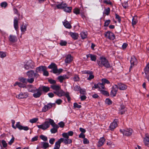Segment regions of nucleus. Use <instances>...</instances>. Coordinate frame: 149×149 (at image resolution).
Segmentation results:
<instances>
[{"instance_id": "f257e3e1", "label": "nucleus", "mask_w": 149, "mask_h": 149, "mask_svg": "<svg viewBox=\"0 0 149 149\" xmlns=\"http://www.w3.org/2000/svg\"><path fill=\"white\" fill-rule=\"evenodd\" d=\"M97 63L98 66L101 68L104 67L106 68H109L111 67L109 61L105 57H100L97 60Z\"/></svg>"}, {"instance_id": "f03ea898", "label": "nucleus", "mask_w": 149, "mask_h": 149, "mask_svg": "<svg viewBox=\"0 0 149 149\" xmlns=\"http://www.w3.org/2000/svg\"><path fill=\"white\" fill-rule=\"evenodd\" d=\"M26 74L29 77L27 79L28 82L30 83H32L34 81V77L37 78L39 76L38 73L36 72H35L33 70L28 71Z\"/></svg>"}, {"instance_id": "7ed1b4c3", "label": "nucleus", "mask_w": 149, "mask_h": 149, "mask_svg": "<svg viewBox=\"0 0 149 149\" xmlns=\"http://www.w3.org/2000/svg\"><path fill=\"white\" fill-rule=\"evenodd\" d=\"M50 120H52L50 118L47 119L42 124L37 125V127L39 129H42L43 130H45L50 127Z\"/></svg>"}, {"instance_id": "20e7f679", "label": "nucleus", "mask_w": 149, "mask_h": 149, "mask_svg": "<svg viewBox=\"0 0 149 149\" xmlns=\"http://www.w3.org/2000/svg\"><path fill=\"white\" fill-rule=\"evenodd\" d=\"M48 68L49 69H52V71L54 74H59L62 71V69H57V66L54 63H52L49 65Z\"/></svg>"}, {"instance_id": "39448f33", "label": "nucleus", "mask_w": 149, "mask_h": 149, "mask_svg": "<svg viewBox=\"0 0 149 149\" xmlns=\"http://www.w3.org/2000/svg\"><path fill=\"white\" fill-rule=\"evenodd\" d=\"M62 136L63 138L60 139L61 142H63L65 144H70L72 143V140L71 139L69 138L66 134H62Z\"/></svg>"}, {"instance_id": "423d86ee", "label": "nucleus", "mask_w": 149, "mask_h": 149, "mask_svg": "<svg viewBox=\"0 0 149 149\" xmlns=\"http://www.w3.org/2000/svg\"><path fill=\"white\" fill-rule=\"evenodd\" d=\"M50 121L51 125L53 127L51 129L50 131L52 133L54 134L57 132L59 126L55 124L53 120H50Z\"/></svg>"}, {"instance_id": "0eeeda50", "label": "nucleus", "mask_w": 149, "mask_h": 149, "mask_svg": "<svg viewBox=\"0 0 149 149\" xmlns=\"http://www.w3.org/2000/svg\"><path fill=\"white\" fill-rule=\"evenodd\" d=\"M34 67V63L31 60H29L25 63L24 65V68L28 70L30 68H33Z\"/></svg>"}, {"instance_id": "6e6552de", "label": "nucleus", "mask_w": 149, "mask_h": 149, "mask_svg": "<svg viewBox=\"0 0 149 149\" xmlns=\"http://www.w3.org/2000/svg\"><path fill=\"white\" fill-rule=\"evenodd\" d=\"M33 93V96L35 98L39 97L42 93L40 87L38 89L36 88Z\"/></svg>"}, {"instance_id": "1a4fd4ad", "label": "nucleus", "mask_w": 149, "mask_h": 149, "mask_svg": "<svg viewBox=\"0 0 149 149\" xmlns=\"http://www.w3.org/2000/svg\"><path fill=\"white\" fill-rule=\"evenodd\" d=\"M120 131L123 135L126 136L131 135L133 132V130L131 128L127 129L125 130H120Z\"/></svg>"}, {"instance_id": "9d476101", "label": "nucleus", "mask_w": 149, "mask_h": 149, "mask_svg": "<svg viewBox=\"0 0 149 149\" xmlns=\"http://www.w3.org/2000/svg\"><path fill=\"white\" fill-rule=\"evenodd\" d=\"M104 36L105 37L111 40H113L115 38L114 34L109 31L105 32L104 33Z\"/></svg>"}, {"instance_id": "9b49d317", "label": "nucleus", "mask_w": 149, "mask_h": 149, "mask_svg": "<svg viewBox=\"0 0 149 149\" xmlns=\"http://www.w3.org/2000/svg\"><path fill=\"white\" fill-rule=\"evenodd\" d=\"M118 89L117 85L116 84L113 85L111 92L110 95L112 97L115 96L116 94Z\"/></svg>"}, {"instance_id": "f8f14e48", "label": "nucleus", "mask_w": 149, "mask_h": 149, "mask_svg": "<svg viewBox=\"0 0 149 149\" xmlns=\"http://www.w3.org/2000/svg\"><path fill=\"white\" fill-rule=\"evenodd\" d=\"M28 94L27 93L21 92L19 94L16 95V97L18 99H20L26 98L28 97Z\"/></svg>"}, {"instance_id": "ddd939ff", "label": "nucleus", "mask_w": 149, "mask_h": 149, "mask_svg": "<svg viewBox=\"0 0 149 149\" xmlns=\"http://www.w3.org/2000/svg\"><path fill=\"white\" fill-rule=\"evenodd\" d=\"M16 126L19 130H24L25 131L28 130L29 128L27 126H23L20 124L19 122L17 123L16 124Z\"/></svg>"}, {"instance_id": "4468645a", "label": "nucleus", "mask_w": 149, "mask_h": 149, "mask_svg": "<svg viewBox=\"0 0 149 149\" xmlns=\"http://www.w3.org/2000/svg\"><path fill=\"white\" fill-rule=\"evenodd\" d=\"M117 120H115L113 121L111 123L109 126V129L111 131H113L114 129L117 126Z\"/></svg>"}, {"instance_id": "2eb2a0df", "label": "nucleus", "mask_w": 149, "mask_h": 149, "mask_svg": "<svg viewBox=\"0 0 149 149\" xmlns=\"http://www.w3.org/2000/svg\"><path fill=\"white\" fill-rule=\"evenodd\" d=\"M73 59L72 56L70 54H68L66 56L65 60V63H69L72 61Z\"/></svg>"}, {"instance_id": "dca6fc26", "label": "nucleus", "mask_w": 149, "mask_h": 149, "mask_svg": "<svg viewBox=\"0 0 149 149\" xmlns=\"http://www.w3.org/2000/svg\"><path fill=\"white\" fill-rule=\"evenodd\" d=\"M118 88L120 90H125L127 88V86L123 84L119 83L117 85Z\"/></svg>"}, {"instance_id": "f3484780", "label": "nucleus", "mask_w": 149, "mask_h": 149, "mask_svg": "<svg viewBox=\"0 0 149 149\" xmlns=\"http://www.w3.org/2000/svg\"><path fill=\"white\" fill-rule=\"evenodd\" d=\"M47 68L45 66H40L36 68V72H40L41 71H43L45 70H47Z\"/></svg>"}, {"instance_id": "a211bd4d", "label": "nucleus", "mask_w": 149, "mask_h": 149, "mask_svg": "<svg viewBox=\"0 0 149 149\" xmlns=\"http://www.w3.org/2000/svg\"><path fill=\"white\" fill-rule=\"evenodd\" d=\"M9 40L10 42L14 43L17 41V38L16 36L10 35L9 37Z\"/></svg>"}, {"instance_id": "6ab92c4d", "label": "nucleus", "mask_w": 149, "mask_h": 149, "mask_svg": "<svg viewBox=\"0 0 149 149\" xmlns=\"http://www.w3.org/2000/svg\"><path fill=\"white\" fill-rule=\"evenodd\" d=\"M131 63V68L133 67L134 65H136L137 63V60L134 56L132 57L130 61Z\"/></svg>"}, {"instance_id": "aec40b11", "label": "nucleus", "mask_w": 149, "mask_h": 149, "mask_svg": "<svg viewBox=\"0 0 149 149\" xmlns=\"http://www.w3.org/2000/svg\"><path fill=\"white\" fill-rule=\"evenodd\" d=\"M68 78H69V77L66 75L58 76L57 78L58 79L61 83H62L63 80Z\"/></svg>"}, {"instance_id": "412c9836", "label": "nucleus", "mask_w": 149, "mask_h": 149, "mask_svg": "<svg viewBox=\"0 0 149 149\" xmlns=\"http://www.w3.org/2000/svg\"><path fill=\"white\" fill-rule=\"evenodd\" d=\"M18 20L16 17L14 18V26L15 29L17 31L18 28Z\"/></svg>"}, {"instance_id": "4be33fe9", "label": "nucleus", "mask_w": 149, "mask_h": 149, "mask_svg": "<svg viewBox=\"0 0 149 149\" xmlns=\"http://www.w3.org/2000/svg\"><path fill=\"white\" fill-rule=\"evenodd\" d=\"M143 141L145 146H149V137L148 136L147 134H146V136L144 139Z\"/></svg>"}, {"instance_id": "5701e85b", "label": "nucleus", "mask_w": 149, "mask_h": 149, "mask_svg": "<svg viewBox=\"0 0 149 149\" xmlns=\"http://www.w3.org/2000/svg\"><path fill=\"white\" fill-rule=\"evenodd\" d=\"M87 58L90 57L92 61H95L97 59V56L92 54H89L86 55Z\"/></svg>"}, {"instance_id": "b1692460", "label": "nucleus", "mask_w": 149, "mask_h": 149, "mask_svg": "<svg viewBox=\"0 0 149 149\" xmlns=\"http://www.w3.org/2000/svg\"><path fill=\"white\" fill-rule=\"evenodd\" d=\"M39 87L42 92L43 91L45 93H47L49 91L50 89L49 87L45 86H42Z\"/></svg>"}, {"instance_id": "393cba45", "label": "nucleus", "mask_w": 149, "mask_h": 149, "mask_svg": "<svg viewBox=\"0 0 149 149\" xmlns=\"http://www.w3.org/2000/svg\"><path fill=\"white\" fill-rule=\"evenodd\" d=\"M54 93L59 97L64 96L65 94V92L61 89L57 92H55Z\"/></svg>"}, {"instance_id": "a878e982", "label": "nucleus", "mask_w": 149, "mask_h": 149, "mask_svg": "<svg viewBox=\"0 0 149 149\" xmlns=\"http://www.w3.org/2000/svg\"><path fill=\"white\" fill-rule=\"evenodd\" d=\"M126 111V108L123 105H121L119 108V112L121 114H124Z\"/></svg>"}, {"instance_id": "bb28decb", "label": "nucleus", "mask_w": 149, "mask_h": 149, "mask_svg": "<svg viewBox=\"0 0 149 149\" xmlns=\"http://www.w3.org/2000/svg\"><path fill=\"white\" fill-rule=\"evenodd\" d=\"M61 143V142L60 140V139H59L55 143L54 149H59L60 146V144Z\"/></svg>"}, {"instance_id": "cd10ccee", "label": "nucleus", "mask_w": 149, "mask_h": 149, "mask_svg": "<svg viewBox=\"0 0 149 149\" xmlns=\"http://www.w3.org/2000/svg\"><path fill=\"white\" fill-rule=\"evenodd\" d=\"M51 88L57 92L61 89L60 86L59 85H52L51 86Z\"/></svg>"}, {"instance_id": "c85d7f7f", "label": "nucleus", "mask_w": 149, "mask_h": 149, "mask_svg": "<svg viewBox=\"0 0 149 149\" xmlns=\"http://www.w3.org/2000/svg\"><path fill=\"white\" fill-rule=\"evenodd\" d=\"M63 25L64 26L67 28L70 29L71 28V26L69 22L67 20H65L63 22Z\"/></svg>"}, {"instance_id": "c756f323", "label": "nucleus", "mask_w": 149, "mask_h": 149, "mask_svg": "<svg viewBox=\"0 0 149 149\" xmlns=\"http://www.w3.org/2000/svg\"><path fill=\"white\" fill-rule=\"evenodd\" d=\"M69 35L74 39H77L78 37V34L76 33L70 32Z\"/></svg>"}, {"instance_id": "7c9ffc66", "label": "nucleus", "mask_w": 149, "mask_h": 149, "mask_svg": "<svg viewBox=\"0 0 149 149\" xmlns=\"http://www.w3.org/2000/svg\"><path fill=\"white\" fill-rule=\"evenodd\" d=\"M66 6H67V5L66 3H62L61 4L57 5L56 7L58 9H61L63 10Z\"/></svg>"}, {"instance_id": "2f4dec72", "label": "nucleus", "mask_w": 149, "mask_h": 149, "mask_svg": "<svg viewBox=\"0 0 149 149\" xmlns=\"http://www.w3.org/2000/svg\"><path fill=\"white\" fill-rule=\"evenodd\" d=\"M105 141V139L103 137L101 138L99 141H98V144L97 146H102L104 143V142Z\"/></svg>"}, {"instance_id": "473e14b6", "label": "nucleus", "mask_w": 149, "mask_h": 149, "mask_svg": "<svg viewBox=\"0 0 149 149\" xmlns=\"http://www.w3.org/2000/svg\"><path fill=\"white\" fill-rule=\"evenodd\" d=\"M80 34L81 38L84 39L87 38V33L86 31L82 32Z\"/></svg>"}, {"instance_id": "72a5a7b5", "label": "nucleus", "mask_w": 149, "mask_h": 149, "mask_svg": "<svg viewBox=\"0 0 149 149\" xmlns=\"http://www.w3.org/2000/svg\"><path fill=\"white\" fill-rule=\"evenodd\" d=\"M106 88L104 85L102 83H98V90L100 91L103 89H105Z\"/></svg>"}, {"instance_id": "f704fd0d", "label": "nucleus", "mask_w": 149, "mask_h": 149, "mask_svg": "<svg viewBox=\"0 0 149 149\" xmlns=\"http://www.w3.org/2000/svg\"><path fill=\"white\" fill-rule=\"evenodd\" d=\"M137 16H134L133 17L132 21V25L133 26H134L136 25L138 22L137 20Z\"/></svg>"}, {"instance_id": "c9c22d12", "label": "nucleus", "mask_w": 149, "mask_h": 149, "mask_svg": "<svg viewBox=\"0 0 149 149\" xmlns=\"http://www.w3.org/2000/svg\"><path fill=\"white\" fill-rule=\"evenodd\" d=\"M42 146V148L44 149H46L49 147V144L48 143L42 142L41 143Z\"/></svg>"}, {"instance_id": "e433bc0d", "label": "nucleus", "mask_w": 149, "mask_h": 149, "mask_svg": "<svg viewBox=\"0 0 149 149\" xmlns=\"http://www.w3.org/2000/svg\"><path fill=\"white\" fill-rule=\"evenodd\" d=\"M28 89L29 91L33 92L34 90L36 88H34L33 86L30 85L27 86Z\"/></svg>"}, {"instance_id": "4c0bfd02", "label": "nucleus", "mask_w": 149, "mask_h": 149, "mask_svg": "<svg viewBox=\"0 0 149 149\" xmlns=\"http://www.w3.org/2000/svg\"><path fill=\"white\" fill-rule=\"evenodd\" d=\"M63 10L66 12L69 13L71 12L72 8L71 7H68L67 6H66L64 8Z\"/></svg>"}, {"instance_id": "58836bf2", "label": "nucleus", "mask_w": 149, "mask_h": 149, "mask_svg": "<svg viewBox=\"0 0 149 149\" xmlns=\"http://www.w3.org/2000/svg\"><path fill=\"white\" fill-rule=\"evenodd\" d=\"M110 8H107L104 9L103 12V14L107 15H108L110 12Z\"/></svg>"}, {"instance_id": "ea45409f", "label": "nucleus", "mask_w": 149, "mask_h": 149, "mask_svg": "<svg viewBox=\"0 0 149 149\" xmlns=\"http://www.w3.org/2000/svg\"><path fill=\"white\" fill-rule=\"evenodd\" d=\"M6 54L5 52L0 51V57L2 58L5 57L6 56Z\"/></svg>"}, {"instance_id": "a19ab883", "label": "nucleus", "mask_w": 149, "mask_h": 149, "mask_svg": "<svg viewBox=\"0 0 149 149\" xmlns=\"http://www.w3.org/2000/svg\"><path fill=\"white\" fill-rule=\"evenodd\" d=\"M19 81L23 83L26 84L27 81V79L24 78V77H22L19 79Z\"/></svg>"}, {"instance_id": "79ce46f5", "label": "nucleus", "mask_w": 149, "mask_h": 149, "mask_svg": "<svg viewBox=\"0 0 149 149\" xmlns=\"http://www.w3.org/2000/svg\"><path fill=\"white\" fill-rule=\"evenodd\" d=\"M112 102V101L109 98H107L105 101V103L108 105L111 104Z\"/></svg>"}, {"instance_id": "37998d69", "label": "nucleus", "mask_w": 149, "mask_h": 149, "mask_svg": "<svg viewBox=\"0 0 149 149\" xmlns=\"http://www.w3.org/2000/svg\"><path fill=\"white\" fill-rule=\"evenodd\" d=\"M38 120V118H35L32 119H31L29 120V122L32 123H36Z\"/></svg>"}, {"instance_id": "c03bdc74", "label": "nucleus", "mask_w": 149, "mask_h": 149, "mask_svg": "<svg viewBox=\"0 0 149 149\" xmlns=\"http://www.w3.org/2000/svg\"><path fill=\"white\" fill-rule=\"evenodd\" d=\"M105 89H103L101 90V91H100L101 93L107 96H109V94L108 92L107 91H105Z\"/></svg>"}, {"instance_id": "a18cd8bd", "label": "nucleus", "mask_w": 149, "mask_h": 149, "mask_svg": "<svg viewBox=\"0 0 149 149\" xmlns=\"http://www.w3.org/2000/svg\"><path fill=\"white\" fill-rule=\"evenodd\" d=\"M144 71L146 74L149 72V63L146 65L144 68Z\"/></svg>"}, {"instance_id": "49530a36", "label": "nucleus", "mask_w": 149, "mask_h": 149, "mask_svg": "<svg viewBox=\"0 0 149 149\" xmlns=\"http://www.w3.org/2000/svg\"><path fill=\"white\" fill-rule=\"evenodd\" d=\"M73 12L76 15L79 14L80 13L79 9L78 8H75L73 9Z\"/></svg>"}, {"instance_id": "de8ad7c7", "label": "nucleus", "mask_w": 149, "mask_h": 149, "mask_svg": "<svg viewBox=\"0 0 149 149\" xmlns=\"http://www.w3.org/2000/svg\"><path fill=\"white\" fill-rule=\"evenodd\" d=\"M102 83L104 85L105 84H109L110 82L107 79H102Z\"/></svg>"}, {"instance_id": "09e8293b", "label": "nucleus", "mask_w": 149, "mask_h": 149, "mask_svg": "<svg viewBox=\"0 0 149 149\" xmlns=\"http://www.w3.org/2000/svg\"><path fill=\"white\" fill-rule=\"evenodd\" d=\"M83 143L84 144H88L89 143V141L87 138H85L83 139Z\"/></svg>"}, {"instance_id": "8fccbe9b", "label": "nucleus", "mask_w": 149, "mask_h": 149, "mask_svg": "<svg viewBox=\"0 0 149 149\" xmlns=\"http://www.w3.org/2000/svg\"><path fill=\"white\" fill-rule=\"evenodd\" d=\"M59 44L61 46H65L67 44V42L65 41L61 40Z\"/></svg>"}, {"instance_id": "3c124183", "label": "nucleus", "mask_w": 149, "mask_h": 149, "mask_svg": "<svg viewBox=\"0 0 149 149\" xmlns=\"http://www.w3.org/2000/svg\"><path fill=\"white\" fill-rule=\"evenodd\" d=\"M7 3L5 1L2 2L0 4L1 6V7H4V8H6L7 6Z\"/></svg>"}, {"instance_id": "603ef678", "label": "nucleus", "mask_w": 149, "mask_h": 149, "mask_svg": "<svg viewBox=\"0 0 149 149\" xmlns=\"http://www.w3.org/2000/svg\"><path fill=\"white\" fill-rule=\"evenodd\" d=\"M66 134L68 136V137H69V136H72L73 135V132L72 131H70L67 133H64L62 134Z\"/></svg>"}, {"instance_id": "864d4df0", "label": "nucleus", "mask_w": 149, "mask_h": 149, "mask_svg": "<svg viewBox=\"0 0 149 149\" xmlns=\"http://www.w3.org/2000/svg\"><path fill=\"white\" fill-rule=\"evenodd\" d=\"M40 137L41 139L44 141H46L47 140V137L44 135H41L40 136Z\"/></svg>"}, {"instance_id": "5fc2aeb1", "label": "nucleus", "mask_w": 149, "mask_h": 149, "mask_svg": "<svg viewBox=\"0 0 149 149\" xmlns=\"http://www.w3.org/2000/svg\"><path fill=\"white\" fill-rule=\"evenodd\" d=\"M122 5L123 7L126 9L128 7V4L127 2L125 1L122 4Z\"/></svg>"}, {"instance_id": "6e6d98bb", "label": "nucleus", "mask_w": 149, "mask_h": 149, "mask_svg": "<svg viewBox=\"0 0 149 149\" xmlns=\"http://www.w3.org/2000/svg\"><path fill=\"white\" fill-rule=\"evenodd\" d=\"M26 25H22L21 27V30L22 32H24L26 30Z\"/></svg>"}, {"instance_id": "4d7b16f0", "label": "nucleus", "mask_w": 149, "mask_h": 149, "mask_svg": "<svg viewBox=\"0 0 149 149\" xmlns=\"http://www.w3.org/2000/svg\"><path fill=\"white\" fill-rule=\"evenodd\" d=\"M64 95H65L66 97L67 98L68 101H70V97L69 96V93L68 92L66 93H65V94Z\"/></svg>"}, {"instance_id": "13d9d810", "label": "nucleus", "mask_w": 149, "mask_h": 149, "mask_svg": "<svg viewBox=\"0 0 149 149\" xmlns=\"http://www.w3.org/2000/svg\"><path fill=\"white\" fill-rule=\"evenodd\" d=\"M110 20H108L106 21L104 23V26H107L110 23Z\"/></svg>"}, {"instance_id": "bf43d9fd", "label": "nucleus", "mask_w": 149, "mask_h": 149, "mask_svg": "<svg viewBox=\"0 0 149 149\" xmlns=\"http://www.w3.org/2000/svg\"><path fill=\"white\" fill-rule=\"evenodd\" d=\"M89 74V76L87 79V80H90L92 79L94 77V76L93 74L92 73Z\"/></svg>"}, {"instance_id": "052dcab7", "label": "nucleus", "mask_w": 149, "mask_h": 149, "mask_svg": "<svg viewBox=\"0 0 149 149\" xmlns=\"http://www.w3.org/2000/svg\"><path fill=\"white\" fill-rule=\"evenodd\" d=\"M13 11L15 14H17L19 16H20V14L19 13L17 9L14 8Z\"/></svg>"}, {"instance_id": "680f3d73", "label": "nucleus", "mask_w": 149, "mask_h": 149, "mask_svg": "<svg viewBox=\"0 0 149 149\" xmlns=\"http://www.w3.org/2000/svg\"><path fill=\"white\" fill-rule=\"evenodd\" d=\"M1 143L3 146V147L6 148V146H7V143L5 141L3 140L2 141Z\"/></svg>"}, {"instance_id": "e2e57ef3", "label": "nucleus", "mask_w": 149, "mask_h": 149, "mask_svg": "<svg viewBox=\"0 0 149 149\" xmlns=\"http://www.w3.org/2000/svg\"><path fill=\"white\" fill-rule=\"evenodd\" d=\"M74 107L75 108H80L81 107V106L78 105L77 103H74Z\"/></svg>"}, {"instance_id": "0e129e2a", "label": "nucleus", "mask_w": 149, "mask_h": 149, "mask_svg": "<svg viewBox=\"0 0 149 149\" xmlns=\"http://www.w3.org/2000/svg\"><path fill=\"white\" fill-rule=\"evenodd\" d=\"M19 84H18V86L22 88H26V86L25 84H22L20 82H19Z\"/></svg>"}, {"instance_id": "69168bd1", "label": "nucleus", "mask_w": 149, "mask_h": 149, "mask_svg": "<svg viewBox=\"0 0 149 149\" xmlns=\"http://www.w3.org/2000/svg\"><path fill=\"white\" fill-rule=\"evenodd\" d=\"M58 124L59 125V127L61 128L63 127L65 125L64 123L62 121L59 122L58 123Z\"/></svg>"}, {"instance_id": "338daca9", "label": "nucleus", "mask_w": 149, "mask_h": 149, "mask_svg": "<svg viewBox=\"0 0 149 149\" xmlns=\"http://www.w3.org/2000/svg\"><path fill=\"white\" fill-rule=\"evenodd\" d=\"M85 137V134L82 133H81L79 135V138H81L83 139Z\"/></svg>"}, {"instance_id": "774afa93", "label": "nucleus", "mask_w": 149, "mask_h": 149, "mask_svg": "<svg viewBox=\"0 0 149 149\" xmlns=\"http://www.w3.org/2000/svg\"><path fill=\"white\" fill-rule=\"evenodd\" d=\"M43 75L46 76H47L49 75L48 72L46 70H44L43 71Z\"/></svg>"}]
</instances>
